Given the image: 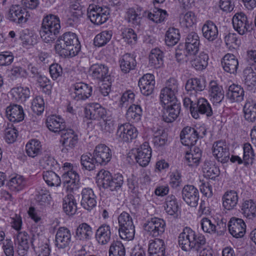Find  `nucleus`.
<instances>
[{
    "label": "nucleus",
    "instance_id": "1",
    "mask_svg": "<svg viewBox=\"0 0 256 256\" xmlns=\"http://www.w3.org/2000/svg\"><path fill=\"white\" fill-rule=\"evenodd\" d=\"M178 80L173 78L168 79L160 93L159 100L162 106V116L166 122H172L178 117L180 111V104L176 94L178 92Z\"/></svg>",
    "mask_w": 256,
    "mask_h": 256
},
{
    "label": "nucleus",
    "instance_id": "2",
    "mask_svg": "<svg viewBox=\"0 0 256 256\" xmlns=\"http://www.w3.org/2000/svg\"><path fill=\"white\" fill-rule=\"evenodd\" d=\"M84 118L97 122L96 126L104 132H110L114 128V123L108 116V110L98 102H89L83 107Z\"/></svg>",
    "mask_w": 256,
    "mask_h": 256
},
{
    "label": "nucleus",
    "instance_id": "3",
    "mask_svg": "<svg viewBox=\"0 0 256 256\" xmlns=\"http://www.w3.org/2000/svg\"><path fill=\"white\" fill-rule=\"evenodd\" d=\"M206 243L205 236L189 227L184 228L178 236V244L185 252L200 250Z\"/></svg>",
    "mask_w": 256,
    "mask_h": 256
},
{
    "label": "nucleus",
    "instance_id": "4",
    "mask_svg": "<svg viewBox=\"0 0 256 256\" xmlns=\"http://www.w3.org/2000/svg\"><path fill=\"white\" fill-rule=\"evenodd\" d=\"M96 183L100 189L108 192L117 191L124 184L122 174H112L108 170L102 169L99 170L94 178Z\"/></svg>",
    "mask_w": 256,
    "mask_h": 256
},
{
    "label": "nucleus",
    "instance_id": "5",
    "mask_svg": "<svg viewBox=\"0 0 256 256\" xmlns=\"http://www.w3.org/2000/svg\"><path fill=\"white\" fill-rule=\"evenodd\" d=\"M60 28L58 16L52 14L44 16L40 30L42 40L46 43L54 42L59 34Z\"/></svg>",
    "mask_w": 256,
    "mask_h": 256
},
{
    "label": "nucleus",
    "instance_id": "6",
    "mask_svg": "<svg viewBox=\"0 0 256 256\" xmlns=\"http://www.w3.org/2000/svg\"><path fill=\"white\" fill-rule=\"evenodd\" d=\"M128 156L134 160L142 167L147 166L151 160L152 149L148 142H144L140 146L132 148L128 152Z\"/></svg>",
    "mask_w": 256,
    "mask_h": 256
},
{
    "label": "nucleus",
    "instance_id": "7",
    "mask_svg": "<svg viewBox=\"0 0 256 256\" xmlns=\"http://www.w3.org/2000/svg\"><path fill=\"white\" fill-rule=\"evenodd\" d=\"M110 16L109 8L105 6L90 5L88 9V16L90 22L96 26L106 23Z\"/></svg>",
    "mask_w": 256,
    "mask_h": 256
},
{
    "label": "nucleus",
    "instance_id": "8",
    "mask_svg": "<svg viewBox=\"0 0 256 256\" xmlns=\"http://www.w3.org/2000/svg\"><path fill=\"white\" fill-rule=\"evenodd\" d=\"M143 228L149 236L158 237L164 234L166 228V222L162 218L152 217L144 222Z\"/></svg>",
    "mask_w": 256,
    "mask_h": 256
},
{
    "label": "nucleus",
    "instance_id": "9",
    "mask_svg": "<svg viewBox=\"0 0 256 256\" xmlns=\"http://www.w3.org/2000/svg\"><path fill=\"white\" fill-rule=\"evenodd\" d=\"M6 16L10 22L22 26L27 22L30 14L26 8L16 4L10 6Z\"/></svg>",
    "mask_w": 256,
    "mask_h": 256
},
{
    "label": "nucleus",
    "instance_id": "10",
    "mask_svg": "<svg viewBox=\"0 0 256 256\" xmlns=\"http://www.w3.org/2000/svg\"><path fill=\"white\" fill-rule=\"evenodd\" d=\"M138 132L136 128L130 122L118 125L116 136L119 140L126 143H130L136 139Z\"/></svg>",
    "mask_w": 256,
    "mask_h": 256
},
{
    "label": "nucleus",
    "instance_id": "11",
    "mask_svg": "<svg viewBox=\"0 0 256 256\" xmlns=\"http://www.w3.org/2000/svg\"><path fill=\"white\" fill-rule=\"evenodd\" d=\"M92 87L84 82H76L71 86L70 89L71 97L76 100H86L92 96Z\"/></svg>",
    "mask_w": 256,
    "mask_h": 256
},
{
    "label": "nucleus",
    "instance_id": "12",
    "mask_svg": "<svg viewBox=\"0 0 256 256\" xmlns=\"http://www.w3.org/2000/svg\"><path fill=\"white\" fill-rule=\"evenodd\" d=\"M80 187V176L76 168L70 163L65 162V189L72 192Z\"/></svg>",
    "mask_w": 256,
    "mask_h": 256
},
{
    "label": "nucleus",
    "instance_id": "13",
    "mask_svg": "<svg viewBox=\"0 0 256 256\" xmlns=\"http://www.w3.org/2000/svg\"><path fill=\"white\" fill-rule=\"evenodd\" d=\"M209 56L204 52H197L188 55V64L196 72L205 70L208 64Z\"/></svg>",
    "mask_w": 256,
    "mask_h": 256
},
{
    "label": "nucleus",
    "instance_id": "14",
    "mask_svg": "<svg viewBox=\"0 0 256 256\" xmlns=\"http://www.w3.org/2000/svg\"><path fill=\"white\" fill-rule=\"evenodd\" d=\"M232 24L234 30L240 35L249 32L252 25L248 16L242 11L234 14L232 18Z\"/></svg>",
    "mask_w": 256,
    "mask_h": 256
},
{
    "label": "nucleus",
    "instance_id": "15",
    "mask_svg": "<svg viewBox=\"0 0 256 256\" xmlns=\"http://www.w3.org/2000/svg\"><path fill=\"white\" fill-rule=\"evenodd\" d=\"M202 230L205 233L214 234L225 230L226 223L222 219L213 220L209 218L202 217L200 220Z\"/></svg>",
    "mask_w": 256,
    "mask_h": 256
},
{
    "label": "nucleus",
    "instance_id": "16",
    "mask_svg": "<svg viewBox=\"0 0 256 256\" xmlns=\"http://www.w3.org/2000/svg\"><path fill=\"white\" fill-rule=\"evenodd\" d=\"M156 85L154 75L151 73L144 74L140 79L138 86L142 94L150 96L154 93Z\"/></svg>",
    "mask_w": 256,
    "mask_h": 256
},
{
    "label": "nucleus",
    "instance_id": "17",
    "mask_svg": "<svg viewBox=\"0 0 256 256\" xmlns=\"http://www.w3.org/2000/svg\"><path fill=\"white\" fill-rule=\"evenodd\" d=\"M32 240L34 242V238L30 239V236L26 232H16L14 234V242L20 256H24L26 254Z\"/></svg>",
    "mask_w": 256,
    "mask_h": 256
},
{
    "label": "nucleus",
    "instance_id": "18",
    "mask_svg": "<svg viewBox=\"0 0 256 256\" xmlns=\"http://www.w3.org/2000/svg\"><path fill=\"white\" fill-rule=\"evenodd\" d=\"M92 153L98 165L105 166L111 160V150L104 144H100L96 146Z\"/></svg>",
    "mask_w": 256,
    "mask_h": 256
},
{
    "label": "nucleus",
    "instance_id": "19",
    "mask_svg": "<svg viewBox=\"0 0 256 256\" xmlns=\"http://www.w3.org/2000/svg\"><path fill=\"white\" fill-rule=\"evenodd\" d=\"M79 40L74 33H65V56L73 57L80 50Z\"/></svg>",
    "mask_w": 256,
    "mask_h": 256
},
{
    "label": "nucleus",
    "instance_id": "20",
    "mask_svg": "<svg viewBox=\"0 0 256 256\" xmlns=\"http://www.w3.org/2000/svg\"><path fill=\"white\" fill-rule=\"evenodd\" d=\"M228 228L230 234L233 237L241 238L246 234V226L242 219L234 216L230 219Z\"/></svg>",
    "mask_w": 256,
    "mask_h": 256
},
{
    "label": "nucleus",
    "instance_id": "21",
    "mask_svg": "<svg viewBox=\"0 0 256 256\" xmlns=\"http://www.w3.org/2000/svg\"><path fill=\"white\" fill-rule=\"evenodd\" d=\"M142 8L138 6L130 7L125 10L124 20L133 27L140 26L142 18Z\"/></svg>",
    "mask_w": 256,
    "mask_h": 256
},
{
    "label": "nucleus",
    "instance_id": "22",
    "mask_svg": "<svg viewBox=\"0 0 256 256\" xmlns=\"http://www.w3.org/2000/svg\"><path fill=\"white\" fill-rule=\"evenodd\" d=\"M212 156L222 164L226 163L230 158V152L226 144L222 141L214 142L212 147Z\"/></svg>",
    "mask_w": 256,
    "mask_h": 256
},
{
    "label": "nucleus",
    "instance_id": "23",
    "mask_svg": "<svg viewBox=\"0 0 256 256\" xmlns=\"http://www.w3.org/2000/svg\"><path fill=\"white\" fill-rule=\"evenodd\" d=\"M64 122L63 118L60 116L52 115L48 118L46 124L48 128L52 132L59 134L61 137L64 134ZM62 146H64V138L60 140Z\"/></svg>",
    "mask_w": 256,
    "mask_h": 256
},
{
    "label": "nucleus",
    "instance_id": "24",
    "mask_svg": "<svg viewBox=\"0 0 256 256\" xmlns=\"http://www.w3.org/2000/svg\"><path fill=\"white\" fill-rule=\"evenodd\" d=\"M184 201L191 207H196L198 204L200 195L198 190L192 185L185 186L182 190Z\"/></svg>",
    "mask_w": 256,
    "mask_h": 256
},
{
    "label": "nucleus",
    "instance_id": "25",
    "mask_svg": "<svg viewBox=\"0 0 256 256\" xmlns=\"http://www.w3.org/2000/svg\"><path fill=\"white\" fill-rule=\"evenodd\" d=\"M164 66V53L158 48H152L148 56V67L159 69Z\"/></svg>",
    "mask_w": 256,
    "mask_h": 256
},
{
    "label": "nucleus",
    "instance_id": "26",
    "mask_svg": "<svg viewBox=\"0 0 256 256\" xmlns=\"http://www.w3.org/2000/svg\"><path fill=\"white\" fill-rule=\"evenodd\" d=\"M80 204L82 206L88 211H91L96 206V196L92 189L83 188L82 192Z\"/></svg>",
    "mask_w": 256,
    "mask_h": 256
},
{
    "label": "nucleus",
    "instance_id": "27",
    "mask_svg": "<svg viewBox=\"0 0 256 256\" xmlns=\"http://www.w3.org/2000/svg\"><path fill=\"white\" fill-rule=\"evenodd\" d=\"M221 65L224 71L234 74L236 73L239 62L235 55L227 53L222 58Z\"/></svg>",
    "mask_w": 256,
    "mask_h": 256
},
{
    "label": "nucleus",
    "instance_id": "28",
    "mask_svg": "<svg viewBox=\"0 0 256 256\" xmlns=\"http://www.w3.org/2000/svg\"><path fill=\"white\" fill-rule=\"evenodd\" d=\"M166 248L163 240L158 238L151 240L148 244V256H165Z\"/></svg>",
    "mask_w": 256,
    "mask_h": 256
},
{
    "label": "nucleus",
    "instance_id": "29",
    "mask_svg": "<svg viewBox=\"0 0 256 256\" xmlns=\"http://www.w3.org/2000/svg\"><path fill=\"white\" fill-rule=\"evenodd\" d=\"M202 150L198 147H195L186 152L184 160L186 164L192 168H197L202 161Z\"/></svg>",
    "mask_w": 256,
    "mask_h": 256
},
{
    "label": "nucleus",
    "instance_id": "30",
    "mask_svg": "<svg viewBox=\"0 0 256 256\" xmlns=\"http://www.w3.org/2000/svg\"><path fill=\"white\" fill-rule=\"evenodd\" d=\"M208 92L210 100L214 104L220 103L224 98L223 88L216 81L211 80L210 82Z\"/></svg>",
    "mask_w": 256,
    "mask_h": 256
},
{
    "label": "nucleus",
    "instance_id": "31",
    "mask_svg": "<svg viewBox=\"0 0 256 256\" xmlns=\"http://www.w3.org/2000/svg\"><path fill=\"white\" fill-rule=\"evenodd\" d=\"M112 229L108 224L100 225L96 230L95 238L96 242L100 245L107 244L111 240Z\"/></svg>",
    "mask_w": 256,
    "mask_h": 256
},
{
    "label": "nucleus",
    "instance_id": "32",
    "mask_svg": "<svg viewBox=\"0 0 256 256\" xmlns=\"http://www.w3.org/2000/svg\"><path fill=\"white\" fill-rule=\"evenodd\" d=\"M88 74L92 78L100 81L112 78L108 66L96 64L92 65L89 69Z\"/></svg>",
    "mask_w": 256,
    "mask_h": 256
},
{
    "label": "nucleus",
    "instance_id": "33",
    "mask_svg": "<svg viewBox=\"0 0 256 256\" xmlns=\"http://www.w3.org/2000/svg\"><path fill=\"white\" fill-rule=\"evenodd\" d=\"M150 134L146 136H152V142L156 147H162L166 144L168 138L167 134L164 130L158 127L153 126L148 129Z\"/></svg>",
    "mask_w": 256,
    "mask_h": 256
},
{
    "label": "nucleus",
    "instance_id": "34",
    "mask_svg": "<svg viewBox=\"0 0 256 256\" xmlns=\"http://www.w3.org/2000/svg\"><path fill=\"white\" fill-rule=\"evenodd\" d=\"M244 90L240 85L232 84L228 86L226 96L230 102H240L244 100Z\"/></svg>",
    "mask_w": 256,
    "mask_h": 256
},
{
    "label": "nucleus",
    "instance_id": "35",
    "mask_svg": "<svg viewBox=\"0 0 256 256\" xmlns=\"http://www.w3.org/2000/svg\"><path fill=\"white\" fill-rule=\"evenodd\" d=\"M238 202L237 192L230 190L226 192L222 196V205L226 210H232L234 209Z\"/></svg>",
    "mask_w": 256,
    "mask_h": 256
},
{
    "label": "nucleus",
    "instance_id": "36",
    "mask_svg": "<svg viewBox=\"0 0 256 256\" xmlns=\"http://www.w3.org/2000/svg\"><path fill=\"white\" fill-rule=\"evenodd\" d=\"M75 237L77 240L87 241L91 239L93 235L92 227L86 222L79 224L74 230Z\"/></svg>",
    "mask_w": 256,
    "mask_h": 256
},
{
    "label": "nucleus",
    "instance_id": "37",
    "mask_svg": "<svg viewBox=\"0 0 256 256\" xmlns=\"http://www.w3.org/2000/svg\"><path fill=\"white\" fill-rule=\"evenodd\" d=\"M144 13L148 20L156 24L164 22L168 16L166 10L158 8L146 10Z\"/></svg>",
    "mask_w": 256,
    "mask_h": 256
},
{
    "label": "nucleus",
    "instance_id": "38",
    "mask_svg": "<svg viewBox=\"0 0 256 256\" xmlns=\"http://www.w3.org/2000/svg\"><path fill=\"white\" fill-rule=\"evenodd\" d=\"M202 31V36L208 42H213L218 37V28L215 24L210 20H207L204 24Z\"/></svg>",
    "mask_w": 256,
    "mask_h": 256
},
{
    "label": "nucleus",
    "instance_id": "39",
    "mask_svg": "<svg viewBox=\"0 0 256 256\" xmlns=\"http://www.w3.org/2000/svg\"><path fill=\"white\" fill-rule=\"evenodd\" d=\"M194 128L190 126L184 128L180 132V140L182 144L186 146L194 145L198 138Z\"/></svg>",
    "mask_w": 256,
    "mask_h": 256
},
{
    "label": "nucleus",
    "instance_id": "40",
    "mask_svg": "<svg viewBox=\"0 0 256 256\" xmlns=\"http://www.w3.org/2000/svg\"><path fill=\"white\" fill-rule=\"evenodd\" d=\"M224 42L226 48L229 51L234 52L240 48L242 40L240 38L237 34L230 32L224 36Z\"/></svg>",
    "mask_w": 256,
    "mask_h": 256
},
{
    "label": "nucleus",
    "instance_id": "41",
    "mask_svg": "<svg viewBox=\"0 0 256 256\" xmlns=\"http://www.w3.org/2000/svg\"><path fill=\"white\" fill-rule=\"evenodd\" d=\"M6 114L8 119L12 122H21L24 117L22 106L18 104H12L7 107Z\"/></svg>",
    "mask_w": 256,
    "mask_h": 256
},
{
    "label": "nucleus",
    "instance_id": "42",
    "mask_svg": "<svg viewBox=\"0 0 256 256\" xmlns=\"http://www.w3.org/2000/svg\"><path fill=\"white\" fill-rule=\"evenodd\" d=\"M163 207L165 212L170 216L177 217L180 213V207L174 196H170L166 198Z\"/></svg>",
    "mask_w": 256,
    "mask_h": 256
},
{
    "label": "nucleus",
    "instance_id": "43",
    "mask_svg": "<svg viewBox=\"0 0 256 256\" xmlns=\"http://www.w3.org/2000/svg\"><path fill=\"white\" fill-rule=\"evenodd\" d=\"M198 17L192 10L184 12L180 16V22L182 26L186 28L196 26L198 22Z\"/></svg>",
    "mask_w": 256,
    "mask_h": 256
},
{
    "label": "nucleus",
    "instance_id": "44",
    "mask_svg": "<svg viewBox=\"0 0 256 256\" xmlns=\"http://www.w3.org/2000/svg\"><path fill=\"white\" fill-rule=\"evenodd\" d=\"M240 210L243 216L249 220H252L256 216V203L251 199L242 201Z\"/></svg>",
    "mask_w": 256,
    "mask_h": 256
},
{
    "label": "nucleus",
    "instance_id": "45",
    "mask_svg": "<svg viewBox=\"0 0 256 256\" xmlns=\"http://www.w3.org/2000/svg\"><path fill=\"white\" fill-rule=\"evenodd\" d=\"M206 86V82L204 78H193L188 79L185 86V88L188 92L192 93L203 91Z\"/></svg>",
    "mask_w": 256,
    "mask_h": 256
},
{
    "label": "nucleus",
    "instance_id": "46",
    "mask_svg": "<svg viewBox=\"0 0 256 256\" xmlns=\"http://www.w3.org/2000/svg\"><path fill=\"white\" fill-rule=\"evenodd\" d=\"M143 110L139 104H132L128 108L126 118L129 121L133 123H136L142 120Z\"/></svg>",
    "mask_w": 256,
    "mask_h": 256
},
{
    "label": "nucleus",
    "instance_id": "47",
    "mask_svg": "<svg viewBox=\"0 0 256 256\" xmlns=\"http://www.w3.org/2000/svg\"><path fill=\"white\" fill-rule=\"evenodd\" d=\"M119 64L121 71L124 74H127L134 69L136 62L133 55L126 54L120 58Z\"/></svg>",
    "mask_w": 256,
    "mask_h": 256
},
{
    "label": "nucleus",
    "instance_id": "48",
    "mask_svg": "<svg viewBox=\"0 0 256 256\" xmlns=\"http://www.w3.org/2000/svg\"><path fill=\"white\" fill-rule=\"evenodd\" d=\"M200 38L197 33L192 32L188 34L186 40V48L188 55L198 52Z\"/></svg>",
    "mask_w": 256,
    "mask_h": 256
},
{
    "label": "nucleus",
    "instance_id": "49",
    "mask_svg": "<svg viewBox=\"0 0 256 256\" xmlns=\"http://www.w3.org/2000/svg\"><path fill=\"white\" fill-rule=\"evenodd\" d=\"M180 34L178 29L174 28H170L164 34V43L168 47L176 46L180 41Z\"/></svg>",
    "mask_w": 256,
    "mask_h": 256
},
{
    "label": "nucleus",
    "instance_id": "50",
    "mask_svg": "<svg viewBox=\"0 0 256 256\" xmlns=\"http://www.w3.org/2000/svg\"><path fill=\"white\" fill-rule=\"evenodd\" d=\"M120 36L123 42L130 46H134L138 42V34L132 28L126 27L122 28Z\"/></svg>",
    "mask_w": 256,
    "mask_h": 256
},
{
    "label": "nucleus",
    "instance_id": "51",
    "mask_svg": "<svg viewBox=\"0 0 256 256\" xmlns=\"http://www.w3.org/2000/svg\"><path fill=\"white\" fill-rule=\"evenodd\" d=\"M24 47L28 48L33 46L38 42V36L28 29L22 30L20 36Z\"/></svg>",
    "mask_w": 256,
    "mask_h": 256
},
{
    "label": "nucleus",
    "instance_id": "52",
    "mask_svg": "<svg viewBox=\"0 0 256 256\" xmlns=\"http://www.w3.org/2000/svg\"><path fill=\"white\" fill-rule=\"evenodd\" d=\"M242 148L244 164L246 166L252 165L255 158V154L252 146L248 142H245L243 144Z\"/></svg>",
    "mask_w": 256,
    "mask_h": 256
},
{
    "label": "nucleus",
    "instance_id": "53",
    "mask_svg": "<svg viewBox=\"0 0 256 256\" xmlns=\"http://www.w3.org/2000/svg\"><path fill=\"white\" fill-rule=\"evenodd\" d=\"M42 150L41 142L38 140H30L26 146V152L27 155L34 158L40 154Z\"/></svg>",
    "mask_w": 256,
    "mask_h": 256
},
{
    "label": "nucleus",
    "instance_id": "54",
    "mask_svg": "<svg viewBox=\"0 0 256 256\" xmlns=\"http://www.w3.org/2000/svg\"><path fill=\"white\" fill-rule=\"evenodd\" d=\"M243 112L245 119L250 122L256 120V102L253 100H247L243 108Z\"/></svg>",
    "mask_w": 256,
    "mask_h": 256
},
{
    "label": "nucleus",
    "instance_id": "55",
    "mask_svg": "<svg viewBox=\"0 0 256 256\" xmlns=\"http://www.w3.org/2000/svg\"><path fill=\"white\" fill-rule=\"evenodd\" d=\"M242 80L248 90H250L256 88V74L252 68L244 70Z\"/></svg>",
    "mask_w": 256,
    "mask_h": 256
},
{
    "label": "nucleus",
    "instance_id": "56",
    "mask_svg": "<svg viewBox=\"0 0 256 256\" xmlns=\"http://www.w3.org/2000/svg\"><path fill=\"white\" fill-rule=\"evenodd\" d=\"M112 36V30H104L95 36L94 40V44L98 48L104 46L110 40Z\"/></svg>",
    "mask_w": 256,
    "mask_h": 256
},
{
    "label": "nucleus",
    "instance_id": "57",
    "mask_svg": "<svg viewBox=\"0 0 256 256\" xmlns=\"http://www.w3.org/2000/svg\"><path fill=\"white\" fill-rule=\"evenodd\" d=\"M80 164L82 169L90 171L96 168V162L93 153L86 152L81 156Z\"/></svg>",
    "mask_w": 256,
    "mask_h": 256
},
{
    "label": "nucleus",
    "instance_id": "58",
    "mask_svg": "<svg viewBox=\"0 0 256 256\" xmlns=\"http://www.w3.org/2000/svg\"><path fill=\"white\" fill-rule=\"evenodd\" d=\"M8 188L14 192H19L26 186V180L22 176L16 175L11 178L8 182Z\"/></svg>",
    "mask_w": 256,
    "mask_h": 256
},
{
    "label": "nucleus",
    "instance_id": "59",
    "mask_svg": "<svg viewBox=\"0 0 256 256\" xmlns=\"http://www.w3.org/2000/svg\"><path fill=\"white\" fill-rule=\"evenodd\" d=\"M203 174L205 178L214 180L220 174L219 168L215 164L206 162L203 168Z\"/></svg>",
    "mask_w": 256,
    "mask_h": 256
},
{
    "label": "nucleus",
    "instance_id": "60",
    "mask_svg": "<svg viewBox=\"0 0 256 256\" xmlns=\"http://www.w3.org/2000/svg\"><path fill=\"white\" fill-rule=\"evenodd\" d=\"M12 94L19 102H25L30 96V90L27 87L18 86L12 90Z\"/></svg>",
    "mask_w": 256,
    "mask_h": 256
},
{
    "label": "nucleus",
    "instance_id": "61",
    "mask_svg": "<svg viewBox=\"0 0 256 256\" xmlns=\"http://www.w3.org/2000/svg\"><path fill=\"white\" fill-rule=\"evenodd\" d=\"M198 112V118L200 114H205L207 116H210L212 114V110L210 104L208 101L204 98L198 99L197 106H196Z\"/></svg>",
    "mask_w": 256,
    "mask_h": 256
},
{
    "label": "nucleus",
    "instance_id": "62",
    "mask_svg": "<svg viewBox=\"0 0 256 256\" xmlns=\"http://www.w3.org/2000/svg\"><path fill=\"white\" fill-rule=\"evenodd\" d=\"M43 178L47 184L50 186H58L61 182L59 176L52 170L44 171Z\"/></svg>",
    "mask_w": 256,
    "mask_h": 256
},
{
    "label": "nucleus",
    "instance_id": "63",
    "mask_svg": "<svg viewBox=\"0 0 256 256\" xmlns=\"http://www.w3.org/2000/svg\"><path fill=\"white\" fill-rule=\"evenodd\" d=\"M28 76V72L22 67L14 64L9 71L8 76L12 80L18 78H26Z\"/></svg>",
    "mask_w": 256,
    "mask_h": 256
},
{
    "label": "nucleus",
    "instance_id": "64",
    "mask_svg": "<svg viewBox=\"0 0 256 256\" xmlns=\"http://www.w3.org/2000/svg\"><path fill=\"white\" fill-rule=\"evenodd\" d=\"M109 256H125L126 249L120 241L113 242L109 248Z\"/></svg>",
    "mask_w": 256,
    "mask_h": 256
}]
</instances>
